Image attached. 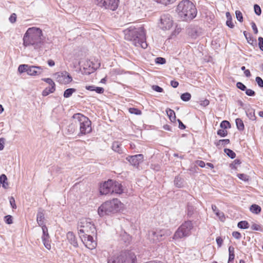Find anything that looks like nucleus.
Segmentation results:
<instances>
[{
	"instance_id": "nucleus-1",
	"label": "nucleus",
	"mask_w": 263,
	"mask_h": 263,
	"mask_svg": "<svg viewBox=\"0 0 263 263\" xmlns=\"http://www.w3.org/2000/svg\"><path fill=\"white\" fill-rule=\"evenodd\" d=\"M44 37L42 30L38 27L29 28L23 36V45L25 47L32 46L34 49H39L43 45Z\"/></svg>"
},
{
	"instance_id": "nucleus-2",
	"label": "nucleus",
	"mask_w": 263,
	"mask_h": 263,
	"mask_svg": "<svg viewBox=\"0 0 263 263\" xmlns=\"http://www.w3.org/2000/svg\"><path fill=\"white\" fill-rule=\"evenodd\" d=\"M125 39L129 41L136 47L145 49L147 47L145 32L143 27H130L124 31Z\"/></svg>"
},
{
	"instance_id": "nucleus-3",
	"label": "nucleus",
	"mask_w": 263,
	"mask_h": 263,
	"mask_svg": "<svg viewBox=\"0 0 263 263\" xmlns=\"http://www.w3.org/2000/svg\"><path fill=\"white\" fill-rule=\"evenodd\" d=\"M177 12L180 17L184 21L193 19L196 16L197 9L189 0H183L178 5Z\"/></svg>"
},
{
	"instance_id": "nucleus-4",
	"label": "nucleus",
	"mask_w": 263,
	"mask_h": 263,
	"mask_svg": "<svg viewBox=\"0 0 263 263\" xmlns=\"http://www.w3.org/2000/svg\"><path fill=\"white\" fill-rule=\"evenodd\" d=\"M121 202L118 199L107 201L98 209V213L100 216L114 214L119 211Z\"/></svg>"
},
{
	"instance_id": "nucleus-5",
	"label": "nucleus",
	"mask_w": 263,
	"mask_h": 263,
	"mask_svg": "<svg viewBox=\"0 0 263 263\" xmlns=\"http://www.w3.org/2000/svg\"><path fill=\"white\" fill-rule=\"evenodd\" d=\"M72 118L77 120L78 126L79 127V136L85 135L90 133L91 130V122L87 117L80 113L75 114L73 115Z\"/></svg>"
},
{
	"instance_id": "nucleus-6",
	"label": "nucleus",
	"mask_w": 263,
	"mask_h": 263,
	"mask_svg": "<svg viewBox=\"0 0 263 263\" xmlns=\"http://www.w3.org/2000/svg\"><path fill=\"white\" fill-rule=\"evenodd\" d=\"M171 233V231L167 229H153L148 231L147 238L151 242L157 243L163 240Z\"/></svg>"
},
{
	"instance_id": "nucleus-7",
	"label": "nucleus",
	"mask_w": 263,
	"mask_h": 263,
	"mask_svg": "<svg viewBox=\"0 0 263 263\" xmlns=\"http://www.w3.org/2000/svg\"><path fill=\"white\" fill-rule=\"evenodd\" d=\"M193 225L191 221L188 220L183 223L175 232L173 238L178 239L189 236Z\"/></svg>"
},
{
	"instance_id": "nucleus-8",
	"label": "nucleus",
	"mask_w": 263,
	"mask_h": 263,
	"mask_svg": "<svg viewBox=\"0 0 263 263\" xmlns=\"http://www.w3.org/2000/svg\"><path fill=\"white\" fill-rule=\"evenodd\" d=\"M78 229L79 235L85 234H95L96 228L90 221V219L82 218L78 224Z\"/></svg>"
},
{
	"instance_id": "nucleus-9",
	"label": "nucleus",
	"mask_w": 263,
	"mask_h": 263,
	"mask_svg": "<svg viewBox=\"0 0 263 263\" xmlns=\"http://www.w3.org/2000/svg\"><path fill=\"white\" fill-rule=\"evenodd\" d=\"M174 25V21L172 16L168 14H165L161 16L158 24L159 27L163 30H170Z\"/></svg>"
},
{
	"instance_id": "nucleus-10",
	"label": "nucleus",
	"mask_w": 263,
	"mask_h": 263,
	"mask_svg": "<svg viewBox=\"0 0 263 263\" xmlns=\"http://www.w3.org/2000/svg\"><path fill=\"white\" fill-rule=\"evenodd\" d=\"M80 237L86 248L90 250L96 248L97 242L94 240L91 234L80 235Z\"/></svg>"
},
{
	"instance_id": "nucleus-11",
	"label": "nucleus",
	"mask_w": 263,
	"mask_h": 263,
	"mask_svg": "<svg viewBox=\"0 0 263 263\" xmlns=\"http://www.w3.org/2000/svg\"><path fill=\"white\" fill-rule=\"evenodd\" d=\"M144 157L142 154H137L134 156H129L126 159L135 167H138L140 163L143 161Z\"/></svg>"
},
{
	"instance_id": "nucleus-12",
	"label": "nucleus",
	"mask_w": 263,
	"mask_h": 263,
	"mask_svg": "<svg viewBox=\"0 0 263 263\" xmlns=\"http://www.w3.org/2000/svg\"><path fill=\"white\" fill-rule=\"evenodd\" d=\"M125 257L123 253H117L110 256L108 258V263H124Z\"/></svg>"
},
{
	"instance_id": "nucleus-13",
	"label": "nucleus",
	"mask_w": 263,
	"mask_h": 263,
	"mask_svg": "<svg viewBox=\"0 0 263 263\" xmlns=\"http://www.w3.org/2000/svg\"><path fill=\"white\" fill-rule=\"evenodd\" d=\"M112 184V180H108L104 182L100 185V193L101 195H106L111 193V186Z\"/></svg>"
},
{
	"instance_id": "nucleus-14",
	"label": "nucleus",
	"mask_w": 263,
	"mask_h": 263,
	"mask_svg": "<svg viewBox=\"0 0 263 263\" xmlns=\"http://www.w3.org/2000/svg\"><path fill=\"white\" fill-rule=\"evenodd\" d=\"M57 79L58 82L64 84L69 83L72 80V77L66 71L58 73Z\"/></svg>"
},
{
	"instance_id": "nucleus-15",
	"label": "nucleus",
	"mask_w": 263,
	"mask_h": 263,
	"mask_svg": "<svg viewBox=\"0 0 263 263\" xmlns=\"http://www.w3.org/2000/svg\"><path fill=\"white\" fill-rule=\"evenodd\" d=\"M42 71L43 68L41 66L29 65L27 74L31 76H35L40 74Z\"/></svg>"
},
{
	"instance_id": "nucleus-16",
	"label": "nucleus",
	"mask_w": 263,
	"mask_h": 263,
	"mask_svg": "<svg viewBox=\"0 0 263 263\" xmlns=\"http://www.w3.org/2000/svg\"><path fill=\"white\" fill-rule=\"evenodd\" d=\"M105 1L104 8L114 11L118 8L119 0H106Z\"/></svg>"
},
{
	"instance_id": "nucleus-17",
	"label": "nucleus",
	"mask_w": 263,
	"mask_h": 263,
	"mask_svg": "<svg viewBox=\"0 0 263 263\" xmlns=\"http://www.w3.org/2000/svg\"><path fill=\"white\" fill-rule=\"evenodd\" d=\"M123 192V189L121 184L119 182L112 180V184L111 186V193L120 194H122Z\"/></svg>"
},
{
	"instance_id": "nucleus-18",
	"label": "nucleus",
	"mask_w": 263,
	"mask_h": 263,
	"mask_svg": "<svg viewBox=\"0 0 263 263\" xmlns=\"http://www.w3.org/2000/svg\"><path fill=\"white\" fill-rule=\"evenodd\" d=\"M77 121V119L72 118L71 123L67 127V131L69 135L72 134L77 129L78 127Z\"/></svg>"
},
{
	"instance_id": "nucleus-19",
	"label": "nucleus",
	"mask_w": 263,
	"mask_h": 263,
	"mask_svg": "<svg viewBox=\"0 0 263 263\" xmlns=\"http://www.w3.org/2000/svg\"><path fill=\"white\" fill-rule=\"evenodd\" d=\"M67 239L68 242L72 245L74 247L77 248L78 247V243L77 238L72 232H68L66 235Z\"/></svg>"
},
{
	"instance_id": "nucleus-20",
	"label": "nucleus",
	"mask_w": 263,
	"mask_h": 263,
	"mask_svg": "<svg viewBox=\"0 0 263 263\" xmlns=\"http://www.w3.org/2000/svg\"><path fill=\"white\" fill-rule=\"evenodd\" d=\"M45 220V213L44 211L42 209H40L36 215V221L39 226L41 227L44 226Z\"/></svg>"
},
{
	"instance_id": "nucleus-21",
	"label": "nucleus",
	"mask_w": 263,
	"mask_h": 263,
	"mask_svg": "<svg viewBox=\"0 0 263 263\" xmlns=\"http://www.w3.org/2000/svg\"><path fill=\"white\" fill-rule=\"evenodd\" d=\"M212 209L220 220H223L224 215L223 212H220L215 205H212Z\"/></svg>"
},
{
	"instance_id": "nucleus-22",
	"label": "nucleus",
	"mask_w": 263,
	"mask_h": 263,
	"mask_svg": "<svg viewBox=\"0 0 263 263\" xmlns=\"http://www.w3.org/2000/svg\"><path fill=\"white\" fill-rule=\"evenodd\" d=\"M121 144L117 141L113 142L112 144V149L115 151L119 154L122 153V150L121 147Z\"/></svg>"
},
{
	"instance_id": "nucleus-23",
	"label": "nucleus",
	"mask_w": 263,
	"mask_h": 263,
	"mask_svg": "<svg viewBox=\"0 0 263 263\" xmlns=\"http://www.w3.org/2000/svg\"><path fill=\"white\" fill-rule=\"evenodd\" d=\"M49 236H42V241L44 243L45 247L48 250H50L51 249V245L49 240Z\"/></svg>"
},
{
	"instance_id": "nucleus-24",
	"label": "nucleus",
	"mask_w": 263,
	"mask_h": 263,
	"mask_svg": "<svg viewBox=\"0 0 263 263\" xmlns=\"http://www.w3.org/2000/svg\"><path fill=\"white\" fill-rule=\"evenodd\" d=\"M0 183L2 184V186L7 189L8 186L7 182V177L5 174H2L0 176Z\"/></svg>"
},
{
	"instance_id": "nucleus-25",
	"label": "nucleus",
	"mask_w": 263,
	"mask_h": 263,
	"mask_svg": "<svg viewBox=\"0 0 263 263\" xmlns=\"http://www.w3.org/2000/svg\"><path fill=\"white\" fill-rule=\"evenodd\" d=\"M226 17L227 18L226 22V25L230 28H233L234 27V25L232 22V16L230 12H227L226 13Z\"/></svg>"
},
{
	"instance_id": "nucleus-26",
	"label": "nucleus",
	"mask_w": 263,
	"mask_h": 263,
	"mask_svg": "<svg viewBox=\"0 0 263 263\" xmlns=\"http://www.w3.org/2000/svg\"><path fill=\"white\" fill-rule=\"evenodd\" d=\"M230 143L229 139H221L215 142V144L218 148H221L222 146H224Z\"/></svg>"
},
{
	"instance_id": "nucleus-27",
	"label": "nucleus",
	"mask_w": 263,
	"mask_h": 263,
	"mask_svg": "<svg viewBox=\"0 0 263 263\" xmlns=\"http://www.w3.org/2000/svg\"><path fill=\"white\" fill-rule=\"evenodd\" d=\"M250 210L253 213L257 214L261 212V208L257 204H252L250 208Z\"/></svg>"
},
{
	"instance_id": "nucleus-28",
	"label": "nucleus",
	"mask_w": 263,
	"mask_h": 263,
	"mask_svg": "<svg viewBox=\"0 0 263 263\" xmlns=\"http://www.w3.org/2000/svg\"><path fill=\"white\" fill-rule=\"evenodd\" d=\"M166 114H167V116H168L170 119L172 121H175L176 120V115H175V111L173 110L170 109V108L167 109L166 110Z\"/></svg>"
},
{
	"instance_id": "nucleus-29",
	"label": "nucleus",
	"mask_w": 263,
	"mask_h": 263,
	"mask_svg": "<svg viewBox=\"0 0 263 263\" xmlns=\"http://www.w3.org/2000/svg\"><path fill=\"white\" fill-rule=\"evenodd\" d=\"M235 122L237 126V128L239 130L242 131L244 129V124L241 119L237 118L235 120Z\"/></svg>"
},
{
	"instance_id": "nucleus-30",
	"label": "nucleus",
	"mask_w": 263,
	"mask_h": 263,
	"mask_svg": "<svg viewBox=\"0 0 263 263\" xmlns=\"http://www.w3.org/2000/svg\"><path fill=\"white\" fill-rule=\"evenodd\" d=\"M55 90V87L51 86L46 88L43 91L42 95L44 96H47L49 94L53 92Z\"/></svg>"
},
{
	"instance_id": "nucleus-31",
	"label": "nucleus",
	"mask_w": 263,
	"mask_h": 263,
	"mask_svg": "<svg viewBox=\"0 0 263 263\" xmlns=\"http://www.w3.org/2000/svg\"><path fill=\"white\" fill-rule=\"evenodd\" d=\"M74 88H68L66 89L64 92L63 96L64 98H68L70 97L72 94L76 91Z\"/></svg>"
},
{
	"instance_id": "nucleus-32",
	"label": "nucleus",
	"mask_w": 263,
	"mask_h": 263,
	"mask_svg": "<svg viewBox=\"0 0 263 263\" xmlns=\"http://www.w3.org/2000/svg\"><path fill=\"white\" fill-rule=\"evenodd\" d=\"M237 227L240 229H246L249 228V223L248 221L245 220L241 221L238 223Z\"/></svg>"
},
{
	"instance_id": "nucleus-33",
	"label": "nucleus",
	"mask_w": 263,
	"mask_h": 263,
	"mask_svg": "<svg viewBox=\"0 0 263 263\" xmlns=\"http://www.w3.org/2000/svg\"><path fill=\"white\" fill-rule=\"evenodd\" d=\"M248 117L251 120L254 121L256 119L255 111L253 109H249L246 111Z\"/></svg>"
},
{
	"instance_id": "nucleus-34",
	"label": "nucleus",
	"mask_w": 263,
	"mask_h": 263,
	"mask_svg": "<svg viewBox=\"0 0 263 263\" xmlns=\"http://www.w3.org/2000/svg\"><path fill=\"white\" fill-rule=\"evenodd\" d=\"M28 66L29 65L27 64L20 65L18 67V71L21 73H24L25 72H26L27 73Z\"/></svg>"
},
{
	"instance_id": "nucleus-35",
	"label": "nucleus",
	"mask_w": 263,
	"mask_h": 263,
	"mask_svg": "<svg viewBox=\"0 0 263 263\" xmlns=\"http://www.w3.org/2000/svg\"><path fill=\"white\" fill-rule=\"evenodd\" d=\"M182 179L180 177H176L174 180V184L178 187H181L182 186Z\"/></svg>"
},
{
	"instance_id": "nucleus-36",
	"label": "nucleus",
	"mask_w": 263,
	"mask_h": 263,
	"mask_svg": "<svg viewBox=\"0 0 263 263\" xmlns=\"http://www.w3.org/2000/svg\"><path fill=\"white\" fill-rule=\"evenodd\" d=\"M251 228L252 230L262 232L263 231V229L262 226L260 224H257L255 223H252V224L251 227Z\"/></svg>"
},
{
	"instance_id": "nucleus-37",
	"label": "nucleus",
	"mask_w": 263,
	"mask_h": 263,
	"mask_svg": "<svg viewBox=\"0 0 263 263\" xmlns=\"http://www.w3.org/2000/svg\"><path fill=\"white\" fill-rule=\"evenodd\" d=\"M181 99L185 102L189 101L191 98V95L189 92L183 93L181 95Z\"/></svg>"
},
{
	"instance_id": "nucleus-38",
	"label": "nucleus",
	"mask_w": 263,
	"mask_h": 263,
	"mask_svg": "<svg viewBox=\"0 0 263 263\" xmlns=\"http://www.w3.org/2000/svg\"><path fill=\"white\" fill-rule=\"evenodd\" d=\"M224 152L231 159L234 158L236 156L235 153L232 150H231L230 149L225 148L224 149Z\"/></svg>"
},
{
	"instance_id": "nucleus-39",
	"label": "nucleus",
	"mask_w": 263,
	"mask_h": 263,
	"mask_svg": "<svg viewBox=\"0 0 263 263\" xmlns=\"http://www.w3.org/2000/svg\"><path fill=\"white\" fill-rule=\"evenodd\" d=\"M128 110L129 112L132 114L140 115L142 114L141 111L140 110L134 107L129 108Z\"/></svg>"
},
{
	"instance_id": "nucleus-40",
	"label": "nucleus",
	"mask_w": 263,
	"mask_h": 263,
	"mask_svg": "<svg viewBox=\"0 0 263 263\" xmlns=\"http://www.w3.org/2000/svg\"><path fill=\"white\" fill-rule=\"evenodd\" d=\"M220 126L223 129H226L228 127H230V123L229 121L224 120L221 122Z\"/></svg>"
},
{
	"instance_id": "nucleus-41",
	"label": "nucleus",
	"mask_w": 263,
	"mask_h": 263,
	"mask_svg": "<svg viewBox=\"0 0 263 263\" xmlns=\"http://www.w3.org/2000/svg\"><path fill=\"white\" fill-rule=\"evenodd\" d=\"M235 14L237 20L240 22H242L243 21L242 13L240 11L237 10L235 12Z\"/></svg>"
},
{
	"instance_id": "nucleus-42",
	"label": "nucleus",
	"mask_w": 263,
	"mask_h": 263,
	"mask_svg": "<svg viewBox=\"0 0 263 263\" xmlns=\"http://www.w3.org/2000/svg\"><path fill=\"white\" fill-rule=\"evenodd\" d=\"M42 80L43 81L46 82L47 83H48L50 86V87H51V86L55 87V83L52 81V80L51 79H50V78H44V79H42Z\"/></svg>"
},
{
	"instance_id": "nucleus-43",
	"label": "nucleus",
	"mask_w": 263,
	"mask_h": 263,
	"mask_svg": "<svg viewBox=\"0 0 263 263\" xmlns=\"http://www.w3.org/2000/svg\"><path fill=\"white\" fill-rule=\"evenodd\" d=\"M227 131L223 129H220L217 131V135L222 137H226L227 135Z\"/></svg>"
},
{
	"instance_id": "nucleus-44",
	"label": "nucleus",
	"mask_w": 263,
	"mask_h": 263,
	"mask_svg": "<svg viewBox=\"0 0 263 263\" xmlns=\"http://www.w3.org/2000/svg\"><path fill=\"white\" fill-rule=\"evenodd\" d=\"M254 12L256 15H260V14L261 13V10L260 7H259V5H258L257 4H255L254 5Z\"/></svg>"
},
{
	"instance_id": "nucleus-45",
	"label": "nucleus",
	"mask_w": 263,
	"mask_h": 263,
	"mask_svg": "<svg viewBox=\"0 0 263 263\" xmlns=\"http://www.w3.org/2000/svg\"><path fill=\"white\" fill-rule=\"evenodd\" d=\"M187 216L189 217H191L194 213V208L192 205H188L187 208Z\"/></svg>"
},
{
	"instance_id": "nucleus-46",
	"label": "nucleus",
	"mask_w": 263,
	"mask_h": 263,
	"mask_svg": "<svg viewBox=\"0 0 263 263\" xmlns=\"http://www.w3.org/2000/svg\"><path fill=\"white\" fill-rule=\"evenodd\" d=\"M155 62L159 64H164L166 63V60L164 58L162 57H158L155 59Z\"/></svg>"
},
{
	"instance_id": "nucleus-47",
	"label": "nucleus",
	"mask_w": 263,
	"mask_h": 263,
	"mask_svg": "<svg viewBox=\"0 0 263 263\" xmlns=\"http://www.w3.org/2000/svg\"><path fill=\"white\" fill-rule=\"evenodd\" d=\"M5 221L6 223L10 224L12 223V217L11 215H7L4 218Z\"/></svg>"
},
{
	"instance_id": "nucleus-48",
	"label": "nucleus",
	"mask_w": 263,
	"mask_h": 263,
	"mask_svg": "<svg viewBox=\"0 0 263 263\" xmlns=\"http://www.w3.org/2000/svg\"><path fill=\"white\" fill-rule=\"evenodd\" d=\"M236 86L238 88L242 91H245L247 89L246 86L242 83L240 82L236 83Z\"/></svg>"
},
{
	"instance_id": "nucleus-49",
	"label": "nucleus",
	"mask_w": 263,
	"mask_h": 263,
	"mask_svg": "<svg viewBox=\"0 0 263 263\" xmlns=\"http://www.w3.org/2000/svg\"><path fill=\"white\" fill-rule=\"evenodd\" d=\"M237 177L241 180L246 181L248 180V176L244 174H238Z\"/></svg>"
},
{
	"instance_id": "nucleus-50",
	"label": "nucleus",
	"mask_w": 263,
	"mask_h": 263,
	"mask_svg": "<svg viewBox=\"0 0 263 263\" xmlns=\"http://www.w3.org/2000/svg\"><path fill=\"white\" fill-rule=\"evenodd\" d=\"M9 202L12 208L15 209L16 208V205L15 204V199L13 197L11 196L9 198Z\"/></svg>"
},
{
	"instance_id": "nucleus-51",
	"label": "nucleus",
	"mask_w": 263,
	"mask_h": 263,
	"mask_svg": "<svg viewBox=\"0 0 263 263\" xmlns=\"http://www.w3.org/2000/svg\"><path fill=\"white\" fill-rule=\"evenodd\" d=\"M255 81L259 87L261 88L263 87V80L260 77H257L255 79Z\"/></svg>"
},
{
	"instance_id": "nucleus-52",
	"label": "nucleus",
	"mask_w": 263,
	"mask_h": 263,
	"mask_svg": "<svg viewBox=\"0 0 263 263\" xmlns=\"http://www.w3.org/2000/svg\"><path fill=\"white\" fill-rule=\"evenodd\" d=\"M245 91L246 94L248 96L253 97L255 95V91L251 89L247 88Z\"/></svg>"
},
{
	"instance_id": "nucleus-53",
	"label": "nucleus",
	"mask_w": 263,
	"mask_h": 263,
	"mask_svg": "<svg viewBox=\"0 0 263 263\" xmlns=\"http://www.w3.org/2000/svg\"><path fill=\"white\" fill-rule=\"evenodd\" d=\"M41 227H42V232H43L42 236H49L47 227L45 225H44V226H41Z\"/></svg>"
},
{
	"instance_id": "nucleus-54",
	"label": "nucleus",
	"mask_w": 263,
	"mask_h": 263,
	"mask_svg": "<svg viewBox=\"0 0 263 263\" xmlns=\"http://www.w3.org/2000/svg\"><path fill=\"white\" fill-rule=\"evenodd\" d=\"M96 4L101 7H104V5L105 3L106 0H95Z\"/></svg>"
},
{
	"instance_id": "nucleus-55",
	"label": "nucleus",
	"mask_w": 263,
	"mask_h": 263,
	"mask_svg": "<svg viewBox=\"0 0 263 263\" xmlns=\"http://www.w3.org/2000/svg\"><path fill=\"white\" fill-rule=\"evenodd\" d=\"M94 91L97 93L102 94L104 92V89L103 87L95 86Z\"/></svg>"
},
{
	"instance_id": "nucleus-56",
	"label": "nucleus",
	"mask_w": 263,
	"mask_h": 263,
	"mask_svg": "<svg viewBox=\"0 0 263 263\" xmlns=\"http://www.w3.org/2000/svg\"><path fill=\"white\" fill-rule=\"evenodd\" d=\"M152 89L158 92H161L163 91V89L161 87L158 86V85H153L152 86Z\"/></svg>"
},
{
	"instance_id": "nucleus-57",
	"label": "nucleus",
	"mask_w": 263,
	"mask_h": 263,
	"mask_svg": "<svg viewBox=\"0 0 263 263\" xmlns=\"http://www.w3.org/2000/svg\"><path fill=\"white\" fill-rule=\"evenodd\" d=\"M9 21L11 23H14L16 22V15L15 13H12L9 18Z\"/></svg>"
},
{
	"instance_id": "nucleus-58",
	"label": "nucleus",
	"mask_w": 263,
	"mask_h": 263,
	"mask_svg": "<svg viewBox=\"0 0 263 263\" xmlns=\"http://www.w3.org/2000/svg\"><path fill=\"white\" fill-rule=\"evenodd\" d=\"M258 46L259 49L263 51V37H258Z\"/></svg>"
},
{
	"instance_id": "nucleus-59",
	"label": "nucleus",
	"mask_w": 263,
	"mask_h": 263,
	"mask_svg": "<svg viewBox=\"0 0 263 263\" xmlns=\"http://www.w3.org/2000/svg\"><path fill=\"white\" fill-rule=\"evenodd\" d=\"M232 236L237 239H239L241 237V234L237 231L233 232L232 233Z\"/></svg>"
},
{
	"instance_id": "nucleus-60",
	"label": "nucleus",
	"mask_w": 263,
	"mask_h": 263,
	"mask_svg": "<svg viewBox=\"0 0 263 263\" xmlns=\"http://www.w3.org/2000/svg\"><path fill=\"white\" fill-rule=\"evenodd\" d=\"M181 31V28L178 27V26H176L175 27V29L174 31L173 32L172 35H176L179 34V33Z\"/></svg>"
},
{
	"instance_id": "nucleus-61",
	"label": "nucleus",
	"mask_w": 263,
	"mask_h": 263,
	"mask_svg": "<svg viewBox=\"0 0 263 263\" xmlns=\"http://www.w3.org/2000/svg\"><path fill=\"white\" fill-rule=\"evenodd\" d=\"M5 140L3 138H0V151L4 149Z\"/></svg>"
},
{
	"instance_id": "nucleus-62",
	"label": "nucleus",
	"mask_w": 263,
	"mask_h": 263,
	"mask_svg": "<svg viewBox=\"0 0 263 263\" xmlns=\"http://www.w3.org/2000/svg\"><path fill=\"white\" fill-rule=\"evenodd\" d=\"M251 24L254 33L257 34L258 33V30L255 23L254 22H252Z\"/></svg>"
},
{
	"instance_id": "nucleus-63",
	"label": "nucleus",
	"mask_w": 263,
	"mask_h": 263,
	"mask_svg": "<svg viewBox=\"0 0 263 263\" xmlns=\"http://www.w3.org/2000/svg\"><path fill=\"white\" fill-rule=\"evenodd\" d=\"M179 83L177 81L172 80L171 81V85L174 87L176 88L178 87Z\"/></svg>"
},
{
	"instance_id": "nucleus-64",
	"label": "nucleus",
	"mask_w": 263,
	"mask_h": 263,
	"mask_svg": "<svg viewBox=\"0 0 263 263\" xmlns=\"http://www.w3.org/2000/svg\"><path fill=\"white\" fill-rule=\"evenodd\" d=\"M235 257V254H229L228 263H233Z\"/></svg>"
}]
</instances>
